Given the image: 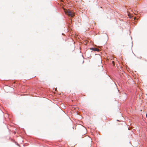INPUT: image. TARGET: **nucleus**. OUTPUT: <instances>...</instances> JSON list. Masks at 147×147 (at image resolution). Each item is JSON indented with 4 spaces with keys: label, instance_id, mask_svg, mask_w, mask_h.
I'll list each match as a JSON object with an SVG mask.
<instances>
[{
    "label": "nucleus",
    "instance_id": "1",
    "mask_svg": "<svg viewBox=\"0 0 147 147\" xmlns=\"http://www.w3.org/2000/svg\"><path fill=\"white\" fill-rule=\"evenodd\" d=\"M65 12L66 14H67L69 16L71 17H72L74 16V13L69 10H65Z\"/></svg>",
    "mask_w": 147,
    "mask_h": 147
},
{
    "label": "nucleus",
    "instance_id": "5",
    "mask_svg": "<svg viewBox=\"0 0 147 147\" xmlns=\"http://www.w3.org/2000/svg\"><path fill=\"white\" fill-rule=\"evenodd\" d=\"M146 117H147V114H146Z\"/></svg>",
    "mask_w": 147,
    "mask_h": 147
},
{
    "label": "nucleus",
    "instance_id": "3",
    "mask_svg": "<svg viewBox=\"0 0 147 147\" xmlns=\"http://www.w3.org/2000/svg\"><path fill=\"white\" fill-rule=\"evenodd\" d=\"M112 63L113 64V65H115L114 62V61H112Z\"/></svg>",
    "mask_w": 147,
    "mask_h": 147
},
{
    "label": "nucleus",
    "instance_id": "6",
    "mask_svg": "<svg viewBox=\"0 0 147 147\" xmlns=\"http://www.w3.org/2000/svg\"><path fill=\"white\" fill-rule=\"evenodd\" d=\"M136 19V18H134V19L135 20Z\"/></svg>",
    "mask_w": 147,
    "mask_h": 147
},
{
    "label": "nucleus",
    "instance_id": "4",
    "mask_svg": "<svg viewBox=\"0 0 147 147\" xmlns=\"http://www.w3.org/2000/svg\"><path fill=\"white\" fill-rule=\"evenodd\" d=\"M90 49L91 50H92V48H90Z\"/></svg>",
    "mask_w": 147,
    "mask_h": 147
},
{
    "label": "nucleus",
    "instance_id": "2",
    "mask_svg": "<svg viewBox=\"0 0 147 147\" xmlns=\"http://www.w3.org/2000/svg\"><path fill=\"white\" fill-rule=\"evenodd\" d=\"M92 51H99V49L97 48H92Z\"/></svg>",
    "mask_w": 147,
    "mask_h": 147
}]
</instances>
